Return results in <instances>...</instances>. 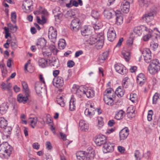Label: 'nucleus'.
<instances>
[{
  "label": "nucleus",
  "mask_w": 160,
  "mask_h": 160,
  "mask_svg": "<svg viewBox=\"0 0 160 160\" xmlns=\"http://www.w3.org/2000/svg\"><path fill=\"white\" fill-rule=\"evenodd\" d=\"M12 150V147L7 142L0 144V157L7 158L9 157Z\"/></svg>",
  "instance_id": "nucleus-1"
},
{
  "label": "nucleus",
  "mask_w": 160,
  "mask_h": 160,
  "mask_svg": "<svg viewBox=\"0 0 160 160\" xmlns=\"http://www.w3.org/2000/svg\"><path fill=\"white\" fill-rule=\"evenodd\" d=\"M160 68V64L158 59L152 61L148 67V70L150 73L154 74L156 73Z\"/></svg>",
  "instance_id": "nucleus-2"
},
{
  "label": "nucleus",
  "mask_w": 160,
  "mask_h": 160,
  "mask_svg": "<svg viewBox=\"0 0 160 160\" xmlns=\"http://www.w3.org/2000/svg\"><path fill=\"white\" fill-rule=\"evenodd\" d=\"M141 29L143 31L145 35L143 37V40L144 41H147L153 37L155 33L151 29L148 28L144 26H142Z\"/></svg>",
  "instance_id": "nucleus-3"
},
{
  "label": "nucleus",
  "mask_w": 160,
  "mask_h": 160,
  "mask_svg": "<svg viewBox=\"0 0 160 160\" xmlns=\"http://www.w3.org/2000/svg\"><path fill=\"white\" fill-rule=\"evenodd\" d=\"M73 93H76V95L79 98L84 97L85 96V91L82 87H79L78 86L74 85L72 90Z\"/></svg>",
  "instance_id": "nucleus-4"
},
{
  "label": "nucleus",
  "mask_w": 160,
  "mask_h": 160,
  "mask_svg": "<svg viewBox=\"0 0 160 160\" xmlns=\"http://www.w3.org/2000/svg\"><path fill=\"white\" fill-rule=\"evenodd\" d=\"M53 84L56 87L59 88L60 91H62L64 85V80L62 77L58 76L54 78L53 80Z\"/></svg>",
  "instance_id": "nucleus-5"
},
{
  "label": "nucleus",
  "mask_w": 160,
  "mask_h": 160,
  "mask_svg": "<svg viewBox=\"0 0 160 160\" xmlns=\"http://www.w3.org/2000/svg\"><path fill=\"white\" fill-rule=\"evenodd\" d=\"M97 41L95 44V47L97 49H101L104 43V36L103 32H101L97 35Z\"/></svg>",
  "instance_id": "nucleus-6"
},
{
  "label": "nucleus",
  "mask_w": 160,
  "mask_h": 160,
  "mask_svg": "<svg viewBox=\"0 0 160 160\" xmlns=\"http://www.w3.org/2000/svg\"><path fill=\"white\" fill-rule=\"evenodd\" d=\"M114 143L106 141L103 146V152L104 153L112 152L114 150Z\"/></svg>",
  "instance_id": "nucleus-7"
},
{
  "label": "nucleus",
  "mask_w": 160,
  "mask_h": 160,
  "mask_svg": "<svg viewBox=\"0 0 160 160\" xmlns=\"http://www.w3.org/2000/svg\"><path fill=\"white\" fill-rule=\"evenodd\" d=\"M81 22L78 18L73 19L71 22L70 28L73 31L77 32L79 30Z\"/></svg>",
  "instance_id": "nucleus-8"
},
{
  "label": "nucleus",
  "mask_w": 160,
  "mask_h": 160,
  "mask_svg": "<svg viewBox=\"0 0 160 160\" xmlns=\"http://www.w3.org/2000/svg\"><path fill=\"white\" fill-rule=\"evenodd\" d=\"M157 12L156 8L151 9L150 12L147 14H145L142 17L143 20L148 22H150L151 20L153 19V16L155 15Z\"/></svg>",
  "instance_id": "nucleus-9"
},
{
  "label": "nucleus",
  "mask_w": 160,
  "mask_h": 160,
  "mask_svg": "<svg viewBox=\"0 0 160 160\" xmlns=\"http://www.w3.org/2000/svg\"><path fill=\"white\" fill-rule=\"evenodd\" d=\"M22 6L25 9L26 12H30L33 8L32 0H24L23 1Z\"/></svg>",
  "instance_id": "nucleus-10"
},
{
  "label": "nucleus",
  "mask_w": 160,
  "mask_h": 160,
  "mask_svg": "<svg viewBox=\"0 0 160 160\" xmlns=\"http://www.w3.org/2000/svg\"><path fill=\"white\" fill-rule=\"evenodd\" d=\"M142 54L146 62L149 63L151 61V52L149 49L146 48L142 51Z\"/></svg>",
  "instance_id": "nucleus-11"
},
{
  "label": "nucleus",
  "mask_w": 160,
  "mask_h": 160,
  "mask_svg": "<svg viewBox=\"0 0 160 160\" xmlns=\"http://www.w3.org/2000/svg\"><path fill=\"white\" fill-rule=\"evenodd\" d=\"M57 35V31L53 27H50L48 31V38L51 41L54 43L56 41Z\"/></svg>",
  "instance_id": "nucleus-12"
},
{
  "label": "nucleus",
  "mask_w": 160,
  "mask_h": 160,
  "mask_svg": "<svg viewBox=\"0 0 160 160\" xmlns=\"http://www.w3.org/2000/svg\"><path fill=\"white\" fill-rule=\"evenodd\" d=\"M107 141L106 137L103 135H98L95 140V142L97 145L100 146L102 144L104 145Z\"/></svg>",
  "instance_id": "nucleus-13"
},
{
  "label": "nucleus",
  "mask_w": 160,
  "mask_h": 160,
  "mask_svg": "<svg viewBox=\"0 0 160 160\" xmlns=\"http://www.w3.org/2000/svg\"><path fill=\"white\" fill-rule=\"evenodd\" d=\"M116 36L115 31L113 27H110L107 32V37L108 40L111 42L113 41L116 38Z\"/></svg>",
  "instance_id": "nucleus-14"
},
{
  "label": "nucleus",
  "mask_w": 160,
  "mask_h": 160,
  "mask_svg": "<svg viewBox=\"0 0 160 160\" xmlns=\"http://www.w3.org/2000/svg\"><path fill=\"white\" fill-rule=\"evenodd\" d=\"M122 12L124 13H128L129 10L130 3L128 1H124L121 4L120 6Z\"/></svg>",
  "instance_id": "nucleus-15"
},
{
  "label": "nucleus",
  "mask_w": 160,
  "mask_h": 160,
  "mask_svg": "<svg viewBox=\"0 0 160 160\" xmlns=\"http://www.w3.org/2000/svg\"><path fill=\"white\" fill-rule=\"evenodd\" d=\"M129 130L127 128H125L122 129L119 132L120 140L125 139L129 134Z\"/></svg>",
  "instance_id": "nucleus-16"
},
{
  "label": "nucleus",
  "mask_w": 160,
  "mask_h": 160,
  "mask_svg": "<svg viewBox=\"0 0 160 160\" xmlns=\"http://www.w3.org/2000/svg\"><path fill=\"white\" fill-rule=\"evenodd\" d=\"M115 68L117 72L122 75H124L126 73L125 68L122 64H115Z\"/></svg>",
  "instance_id": "nucleus-17"
},
{
  "label": "nucleus",
  "mask_w": 160,
  "mask_h": 160,
  "mask_svg": "<svg viewBox=\"0 0 160 160\" xmlns=\"http://www.w3.org/2000/svg\"><path fill=\"white\" fill-rule=\"evenodd\" d=\"M116 16V23L118 25H120L123 22V18L121 15V12L119 10L113 12Z\"/></svg>",
  "instance_id": "nucleus-18"
},
{
  "label": "nucleus",
  "mask_w": 160,
  "mask_h": 160,
  "mask_svg": "<svg viewBox=\"0 0 160 160\" xmlns=\"http://www.w3.org/2000/svg\"><path fill=\"white\" fill-rule=\"evenodd\" d=\"M146 78L142 73L139 74L137 77V82L140 86H142L145 83Z\"/></svg>",
  "instance_id": "nucleus-19"
},
{
  "label": "nucleus",
  "mask_w": 160,
  "mask_h": 160,
  "mask_svg": "<svg viewBox=\"0 0 160 160\" xmlns=\"http://www.w3.org/2000/svg\"><path fill=\"white\" fill-rule=\"evenodd\" d=\"M114 12L112 9H105L103 12V14L105 17L108 19H110L115 16Z\"/></svg>",
  "instance_id": "nucleus-20"
},
{
  "label": "nucleus",
  "mask_w": 160,
  "mask_h": 160,
  "mask_svg": "<svg viewBox=\"0 0 160 160\" xmlns=\"http://www.w3.org/2000/svg\"><path fill=\"white\" fill-rule=\"evenodd\" d=\"M115 94L111 88H108L106 90L104 93V97L114 98Z\"/></svg>",
  "instance_id": "nucleus-21"
},
{
  "label": "nucleus",
  "mask_w": 160,
  "mask_h": 160,
  "mask_svg": "<svg viewBox=\"0 0 160 160\" xmlns=\"http://www.w3.org/2000/svg\"><path fill=\"white\" fill-rule=\"evenodd\" d=\"M85 152L88 160L93 159L94 156L95 152L92 148L89 147Z\"/></svg>",
  "instance_id": "nucleus-22"
},
{
  "label": "nucleus",
  "mask_w": 160,
  "mask_h": 160,
  "mask_svg": "<svg viewBox=\"0 0 160 160\" xmlns=\"http://www.w3.org/2000/svg\"><path fill=\"white\" fill-rule=\"evenodd\" d=\"M46 43V41L44 38H41L38 39L36 45L38 48L43 49Z\"/></svg>",
  "instance_id": "nucleus-23"
},
{
  "label": "nucleus",
  "mask_w": 160,
  "mask_h": 160,
  "mask_svg": "<svg viewBox=\"0 0 160 160\" xmlns=\"http://www.w3.org/2000/svg\"><path fill=\"white\" fill-rule=\"evenodd\" d=\"M29 95V93H28L27 94L25 93V96L19 94L18 95L17 100L20 102H22L23 103H25L28 99V97Z\"/></svg>",
  "instance_id": "nucleus-24"
},
{
  "label": "nucleus",
  "mask_w": 160,
  "mask_h": 160,
  "mask_svg": "<svg viewBox=\"0 0 160 160\" xmlns=\"http://www.w3.org/2000/svg\"><path fill=\"white\" fill-rule=\"evenodd\" d=\"M33 13L35 15L42 14L45 16L48 15V12L46 10L40 6L39 7L38 10L34 11Z\"/></svg>",
  "instance_id": "nucleus-25"
},
{
  "label": "nucleus",
  "mask_w": 160,
  "mask_h": 160,
  "mask_svg": "<svg viewBox=\"0 0 160 160\" xmlns=\"http://www.w3.org/2000/svg\"><path fill=\"white\" fill-rule=\"evenodd\" d=\"M85 152L80 151L76 154L77 158L78 160H87L88 159L87 156L85 154Z\"/></svg>",
  "instance_id": "nucleus-26"
},
{
  "label": "nucleus",
  "mask_w": 160,
  "mask_h": 160,
  "mask_svg": "<svg viewBox=\"0 0 160 160\" xmlns=\"http://www.w3.org/2000/svg\"><path fill=\"white\" fill-rule=\"evenodd\" d=\"M125 112L122 110H121L116 112L115 118L118 120L122 119L125 115Z\"/></svg>",
  "instance_id": "nucleus-27"
},
{
  "label": "nucleus",
  "mask_w": 160,
  "mask_h": 160,
  "mask_svg": "<svg viewBox=\"0 0 160 160\" xmlns=\"http://www.w3.org/2000/svg\"><path fill=\"white\" fill-rule=\"evenodd\" d=\"M36 92L39 95L42 92L43 87L41 82H37L36 83L35 86Z\"/></svg>",
  "instance_id": "nucleus-28"
},
{
  "label": "nucleus",
  "mask_w": 160,
  "mask_h": 160,
  "mask_svg": "<svg viewBox=\"0 0 160 160\" xmlns=\"http://www.w3.org/2000/svg\"><path fill=\"white\" fill-rule=\"evenodd\" d=\"M79 126L82 131H86V130L88 129V124L86 123L85 121L83 120H80L79 122Z\"/></svg>",
  "instance_id": "nucleus-29"
},
{
  "label": "nucleus",
  "mask_w": 160,
  "mask_h": 160,
  "mask_svg": "<svg viewBox=\"0 0 160 160\" xmlns=\"http://www.w3.org/2000/svg\"><path fill=\"white\" fill-rule=\"evenodd\" d=\"M97 37H93L92 36L90 37L89 38L86 40L87 44L90 45H93L95 44L97 41Z\"/></svg>",
  "instance_id": "nucleus-30"
},
{
  "label": "nucleus",
  "mask_w": 160,
  "mask_h": 160,
  "mask_svg": "<svg viewBox=\"0 0 160 160\" xmlns=\"http://www.w3.org/2000/svg\"><path fill=\"white\" fill-rule=\"evenodd\" d=\"M81 32L82 35L84 36L88 35L90 33V30L87 26L82 27L81 29Z\"/></svg>",
  "instance_id": "nucleus-31"
},
{
  "label": "nucleus",
  "mask_w": 160,
  "mask_h": 160,
  "mask_svg": "<svg viewBox=\"0 0 160 160\" xmlns=\"http://www.w3.org/2000/svg\"><path fill=\"white\" fill-rule=\"evenodd\" d=\"M85 96L88 98L93 97L94 95V92L93 90L91 89H88L85 91Z\"/></svg>",
  "instance_id": "nucleus-32"
},
{
  "label": "nucleus",
  "mask_w": 160,
  "mask_h": 160,
  "mask_svg": "<svg viewBox=\"0 0 160 160\" xmlns=\"http://www.w3.org/2000/svg\"><path fill=\"white\" fill-rule=\"evenodd\" d=\"M108 52L106 51L103 52L99 57V61L101 62L105 60L108 55Z\"/></svg>",
  "instance_id": "nucleus-33"
},
{
  "label": "nucleus",
  "mask_w": 160,
  "mask_h": 160,
  "mask_svg": "<svg viewBox=\"0 0 160 160\" xmlns=\"http://www.w3.org/2000/svg\"><path fill=\"white\" fill-rule=\"evenodd\" d=\"M141 29L143 31L141 28L139 27L135 28L133 32L132 33V36H133V37L140 36L141 34Z\"/></svg>",
  "instance_id": "nucleus-34"
},
{
  "label": "nucleus",
  "mask_w": 160,
  "mask_h": 160,
  "mask_svg": "<svg viewBox=\"0 0 160 160\" xmlns=\"http://www.w3.org/2000/svg\"><path fill=\"white\" fill-rule=\"evenodd\" d=\"M8 106L5 103H3L0 106V113L2 114H5L8 108Z\"/></svg>",
  "instance_id": "nucleus-35"
},
{
  "label": "nucleus",
  "mask_w": 160,
  "mask_h": 160,
  "mask_svg": "<svg viewBox=\"0 0 160 160\" xmlns=\"http://www.w3.org/2000/svg\"><path fill=\"white\" fill-rule=\"evenodd\" d=\"M124 90L122 88H121L120 87H119L115 91V93L117 94V95L119 97H122L124 93Z\"/></svg>",
  "instance_id": "nucleus-36"
},
{
  "label": "nucleus",
  "mask_w": 160,
  "mask_h": 160,
  "mask_svg": "<svg viewBox=\"0 0 160 160\" xmlns=\"http://www.w3.org/2000/svg\"><path fill=\"white\" fill-rule=\"evenodd\" d=\"M150 1V0H138V3L141 7H147L148 6Z\"/></svg>",
  "instance_id": "nucleus-37"
},
{
  "label": "nucleus",
  "mask_w": 160,
  "mask_h": 160,
  "mask_svg": "<svg viewBox=\"0 0 160 160\" xmlns=\"http://www.w3.org/2000/svg\"><path fill=\"white\" fill-rule=\"evenodd\" d=\"M38 63L42 68H45L47 66V61L44 58H41L38 60Z\"/></svg>",
  "instance_id": "nucleus-38"
},
{
  "label": "nucleus",
  "mask_w": 160,
  "mask_h": 160,
  "mask_svg": "<svg viewBox=\"0 0 160 160\" xmlns=\"http://www.w3.org/2000/svg\"><path fill=\"white\" fill-rule=\"evenodd\" d=\"M7 120L3 118H0V127L2 128H5L7 125Z\"/></svg>",
  "instance_id": "nucleus-39"
},
{
  "label": "nucleus",
  "mask_w": 160,
  "mask_h": 160,
  "mask_svg": "<svg viewBox=\"0 0 160 160\" xmlns=\"http://www.w3.org/2000/svg\"><path fill=\"white\" fill-rule=\"evenodd\" d=\"M1 86L2 87V88L4 90L10 91L11 90L12 85L10 83L6 84L4 82H3L2 83Z\"/></svg>",
  "instance_id": "nucleus-40"
},
{
  "label": "nucleus",
  "mask_w": 160,
  "mask_h": 160,
  "mask_svg": "<svg viewBox=\"0 0 160 160\" xmlns=\"http://www.w3.org/2000/svg\"><path fill=\"white\" fill-rule=\"evenodd\" d=\"M75 15V12L72 10H70L67 11L65 14L64 16L66 18H69L73 17Z\"/></svg>",
  "instance_id": "nucleus-41"
},
{
  "label": "nucleus",
  "mask_w": 160,
  "mask_h": 160,
  "mask_svg": "<svg viewBox=\"0 0 160 160\" xmlns=\"http://www.w3.org/2000/svg\"><path fill=\"white\" fill-rule=\"evenodd\" d=\"M103 100L105 103L108 105L112 106L113 104V100L112 98L104 97Z\"/></svg>",
  "instance_id": "nucleus-42"
},
{
  "label": "nucleus",
  "mask_w": 160,
  "mask_h": 160,
  "mask_svg": "<svg viewBox=\"0 0 160 160\" xmlns=\"http://www.w3.org/2000/svg\"><path fill=\"white\" fill-rule=\"evenodd\" d=\"M58 44L60 49H63L66 46L65 40L63 39H61L59 41Z\"/></svg>",
  "instance_id": "nucleus-43"
},
{
  "label": "nucleus",
  "mask_w": 160,
  "mask_h": 160,
  "mask_svg": "<svg viewBox=\"0 0 160 160\" xmlns=\"http://www.w3.org/2000/svg\"><path fill=\"white\" fill-rule=\"evenodd\" d=\"M122 54L125 59L126 61H128L130 58V52L123 51L122 52Z\"/></svg>",
  "instance_id": "nucleus-44"
},
{
  "label": "nucleus",
  "mask_w": 160,
  "mask_h": 160,
  "mask_svg": "<svg viewBox=\"0 0 160 160\" xmlns=\"http://www.w3.org/2000/svg\"><path fill=\"white\" fill-rule=\"evenodd\" d=\"M76 103L73 99H71L69 102V109L71 111H73L75 109Z\"/></svg>",
  "instance_id": "nucleus-45"
},
{
  "label": "nucleus",
  "mask_w": 160,
  "mask_h": 160,
  "mask_svg": "<svg viewBox=\"0 0 160 160\" xmlns=\"http://www.w3.org/2000/svg\"><path fill=\"white\" fill-rule=\"evenodd\" d=\"M131 109V108H128L127 109V115L130 119L134 117L135 115V113H133L132 112H130V110Z\"/></svg>",
  "instance_id": "nucleus-46"
},
{
  "label": "nucleus",
  "mask_w": 160,
  "mask_h": 160,
  "mask_svg": "<svg viewBox=\"0 0 160 160\" xmlns=\"http://www.w3.org/2000/svg\"><path fill=\"white\" fill-rule=\"evenodd\" d=\"M22 85L25 92L27 94L29 93V91L28 88V85L27 83L24 81L22 82Z\"/></svg>",
  "instance_id": "nucleus-47"
},
{
  "label": "nucleus",
  "mask_w": 160,
  "mask_h": 160,
  "mask_svg": "<svg viewBox=\"0 0 160 160\" xmlns=\"http://www.w3.org/2000/svg\"><path fill=\"white\" fill-rule=\"evenodd\" d=\"M137 95L135 93H131L130 96V99L133 102H135L137 101Z\"/></svg>",
  "instance_id": "nucleus-48"
},
{
  "label": "nucleus",
  "mask_w": 160,
  "mask_h": 160,
  "mask_svg": "<svg viewBox=\"0 0 160 160\" xmlns=\"http://www.w3.org/2000/svg\"><path fill=\"white\" fill-rule=\"evenodd\" d=\"M50 63L51 65L56 68H58L59 66V61L56 59L53 60V61L51 62Z\"/></svg>",
  "instance_id": "nucleus-49"
},
{
  "label": "nucleus",
  "mask_w": 160,
  "mask_h": 160,
  "mask_svg": "<svg viewBox=\"0 0 160 160\" xmlns=\"http://www.w3.org/2000/svg\"><path fill=\"white\" fill-rule=\"evenodd\" d=\"M8 25L12 32H14L16 31L17 27L16 25L14 26L10 23H8Z\"/></svg>",
  "instance_id": "nucleus-50"
},
{
  "label": "nucleus",
  "mask_w": 160,
  "mask_h": 160,
  "mask_svg": "<svg viewBox=\"0 0 160 160\" xmlns=\"http://www.w3.org/2000/svg\"><path fill=\"white\" fill-rule=\"evenodd\" d=\"M134 39L133 36H131L128 39L127 41V45L128 47H131L133 43Z\"/></svg>",
  "instance_id": "nucleus-51"
},
{
  "label": "nucleus",
  "mask_w": 160,
  "mask_h": 160,
  "mask_svg": "<svg viewBox=\"0 0 160 160\" xmlns=\"http://www.w3.org/2000/svg\"><path fill=\"white\" fill-rule=\"evenodd\" d=\"M134 156L136 159V160H140L142 158V155L138 150L135 151Z\"/></svg>",
  "instance_id": "nucleus-52"
},
{
  "label": "nucleus",
  "mask_w": 160,
  "mask_h": 160,
  "mask_svg": "<svg viewBox=\"0 0 160 160\" xmlns=\"http://www.w3.org/2000/svg\"><path fill=\"white\" fill-rule=\"evenodd\" d=\"M160 96H158V94L157 93H156L153 96L152 98V103L153 104H156Z\"/></svg>",
  "instance_id": "nucleus-53"
},
{
  "label": "nucleus",
  "mask_w": 160,
  "mask_h": 160,
  "mask_svg": "<svg viewBox=\"0 0 160 160\" xmlns=\"http://www.w3.org/2000/svg\"><path fill=\"white\" fill-rule=\"evenodd\" d=\"M37 122V118H33L30 121L31 126L33 128H34L36 126Z\"/></svg>",
  "instance_id": "nucleus-54"
},
{
  "label": "nucleus",
  "mask_w": 160,
  "mask_h": 160,
  "mask_svg": "<svg viewBox=\"0 0 160 160\" xmlns=\"http://www.w3.org/2000/svg\"><path fill=\"white\" fill-rule=\"evenodd\" d=\"M128 79V78L126 77L125 78L122 80V86L123 88H126L128 86V83H127V80Z\"/></svg>",
  "instance_id": "nucleus-55"
},
{
  "label": "nucleus",
  "mask_w": 160,
  "mask_h": 160,
  "mask_svg": "<svg viewBox=\"0 0 160 160\" xmlns=\"http://www.w3.org/2000/svg\"><path fill=\"white\" fill-rule=\"evenodd\" d=\"M10 45L12 49H16L18 47V44L16 41H12L10 43Z\"/></svg>",
  "instance_id": "nucleus-56"
},
{
  "label": "nucleus",
  "mask_w": 160,
  "mask_h": 160,
  "mask_svg": "<svg viewBox=\"0 0 160 160\" xmlns=\"http://www.w3.org/2000/svg\"><path fill=\"white\" fill-rule=\"evenodd\" d=\"M16 12H13L11 14V18L12 21L14 23L16 22Z\"/></svg>",
  "instance_id": "nucleus-57"
},
{
  "label": "nucleus",
  "mask_w": 160,
  "mask_h": 160,
  "mask_svg": "<svg viewBox=\"0 0 160 160\" xmlns=\"http://www.w3.org/2000/svg\"><path fill=\"white\" fill-rule=\"evenodd\" d=\"M153 114V112L152 110H151L148 111V119L149 121H150L152 120V116Z\"/></svg>",
  "instance_id": "nucleus-58"
},
{
  "label": "nucleus",
  "mask_w": 160,
  "mask_h": 160,
  "mask_svg": "<svg viewBox=\"0 0 160 160\" xmlns=\"http://www.w3.org/2000/svg\"><path fill=\"white\" fill-rule=\"evenodd\" d=\"M91 15L94 18L96 19L99 17V14L98 11H92Z\"/></svg>",
  "instance_id": "nucleus-59"
},
{
  "label": "nucleus",
  "mask_w": 160,
  "mask_h": 160,
  "mask_svg": "<svg viewBox=\"0 0 160 160\" xmlns=\"http://www.w3.org/2000/svg\"><path fill=\"white\" fill-rule=\"evenodd\" d=\"M74 64V62L72 60L69 61L67 62V66L69 68H72L73 67Z\"/></svg>",
  "instance_id": "nucleus-60"
},
{
  "label": "nucleus",
  "mask_w": 160,
  "mask_h": 160,
  "mask_svg": "<svg viewBox=\"0 0 160 160\" xmlns=\"http://www.w3.org/2000/svg\"><path fill=\"white\" fill-rule=\"evenodd\" d=\"M57 102L58 103L61 107H63L64 106L65 103L63 100L60 99H57Z\"/></svg>",
  "instance_id": "nucleus-61"
},
{
  "label": "nucleus",
  "mask_w": 160,
  "mask_h": 160,
  "mask_svg": "<svg viewBox=\"0 0 160 160\" xmlns=\"http://www.w3.org/2000/svg\"><path fill=\"white\" fill-rule=\"evenodd\" d=\"M25 117L26 116L24 114H22L21 116L22 121L23 122V123L26 124L27 123V121L25 120Z\"/></svg>",
  "instance_id": "nucleus-62"
},
{
  "label": "nucleus",
  "mask_w": 160,
  "mask_h": 160,
  "mask_svg": "<svg viewBox=\"0 0 160 160\" xmlns=\"http://www.w3.org/2000/svg\"><path fill=\"white\" fill-rule=\"evenodd\" d=\"M12 128L11 127L8 126L5 128V132H7L8 134H10V132L12 130Z\"/></svg>",
  "instance_id": "nucleus-63"
},
{
  "label": "nucleus",
  "mask_w": 160,
  "mask_h": 160,
  "mask_svg": "<svg viewBox=\"0 0 160 160\" xmlns=\"http://www.w3.org/2000/svg\"><path fill=\"white\" fill-rule=\"evenodd\" d=\"M46 146L48 150H50L52 148V146L51 143L49 142H47L46 143Z\"/></svg>",
  "instance_id": "nucleus-64"
}]
</instances>
